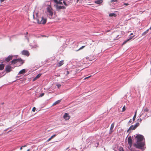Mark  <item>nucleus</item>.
Masks as SVG:
<instances>
[{
    "label": "nucleus",
    "mask_w": 151,
    "mask_h": 151,
    "mask_svg": "<svg viewBox=\"0 0 151 151\" xmlns=\"http://www.w3.org/2000/svg\"><path fill=\"white\" fill-rule=\"evenodd\" d=\"M26 146H27L26 145H24V146H22V147H26Z\"/></svg>",
    "instance_id": "obj_43"
},
{
    "label": "nucleus",
    "mask_w": 151,
    "mask_h": 151,
    "mask_svg": "<svg viewBox=\"0 0 151 151\" xmlns=\"http://www.w3.org/2000/svg\"><path fill=\"white\" fill-rule=\"evenodd\" d=\"M56 8L57 10H59L61 9H65V8L64 6H59L58 5L56 6Z\"/></svg>",
    "instance_id": "obj_11"
},
{
    "label": "nucleus",
    "mask_w": 151,
    "mask_h": 151,
    "mask_svg": "<svg viewBox=\"0 0 151 151\" xmlns=\"http://www.w3.org/2000/svg\"><path fill=\"white\" fill-rule=\"evenodd\" d=\"M11 63L12 64H15L17 63V59L13 60L11 62Z\"/></svg>",
    "instance_id": "obj_19"
},
{
    "label": "nucleus",
    "mask_w": 151,
    "mask_h": 151,
    "mask_svg": "<svg viewBox=\"0 0 151 151\" xmlns=\"http://www.w3.org/2000/svg\"><path fill=\"white\" fill-rule=\"evenodd\" d=\"M56 86L58 88H59L61 86V85L60 84H58L56 85Z\"/></svg>",
    "instance_id": "obj_30"
},
{
    "label": "nucleus",
    "mask_w": 151,
    "mask_h": 151,
    "mask_svg": "<svg viewBox=\"0 0 151 151\" xmlns=\"http://www.w3.org/2000/svg\"><path fill=\"white\" fill-rule=\"evenodd\" d=\"M90 48L91 50L94 51L95 49V47L93 45L92 47H90Z\"/></svg>",
    "instance_id": "obj_23"
},
{
    "label": "nucleus",
    "mask_w": 151,
    "mask_h": 151,
    "mask_svg": "<svg viewBox=\"0 0 151 151\" xmlns=\"http://www.w3.org/2000/svg\"><path fill=\"white\" fill-rule=\"evenodd\" d=\"M30 149H28L27 151H30Z\"/></svg>",
    "instance_id": "obj_44"
},
{
    "label": "nucleus",
    "mask_w": 151,
    "mask_h": 151,
    "mask_svg": "<svg viewBox=\"0 0 151 151\" xmlns=\"http://www.w3.org/2000/svg\"><path fill=\"white\" fill-rule=\"evenodd\" d=\"M25 69H23L21 70H20L19 73V74H22L24 73H25Z\"/></svg>",
    "instance_id": "obj_17"
},
{
    "label": "nucleus",
    "mask_w": 151,
    "mask_h": 151,
    "mask_svg": "<svg viewBox=\"0 0 151 151\" xmlns=\"http://www.w3.org/2000/svg\"><path fill=\"white\" fill-rule=\"evenodd\" d=\"M139 123H138V122H137V123L134 126L135 127V128H136L138 127V126H139Z\"/></svg>",
    "instance_id": "obj_25"
},
{
    "label": "nucleus",
    "mask_w": 151,
    "mask_h": 151,
    "mask_svg": "<svg viewBox=\"0 0 151 151\" xmlns=\"http://www.w3.org/2000/svg\"><path fill=\"white\" fill-rule=\"evenodd\" d=\"M54 2L57 4H62V2H61L60 1H58L57 0H54Z\"/></svg>",
    "instance_id": "obj_21"
},
{
    "label": "nucleus",
    "mask_w": 151,
    "mask_h": 151,
    "mask_svg": "<svg viewBox=\"0 0 151 151\" xmlns=\"http://www.w3.org/2000/svg\"><path fill=\"white\" fill-rule=\"evenodd\" d=\"M136 114L135 115H134L133 117V121H134L135 119V118H136Z\"/></svg>",
    "instance_id": "obj_34"
},
{
    "label": "nucleus",
    "mask_w": 151,
    "mask_h": 151,
    "mask_svg": "<svg viewBox=\"0 0 151 151\" xmlns=\"http://www.w3.org/2000/svg\"><path fill=\"white\" fill-rule=\"evenodd\" d=\"M148 109L147 108H145L144 110V112H148Z\"/></svg>",
    "instance_id": "obj_28"
},
{
    "label": "nucleus",
    "mask_w": 151,
    "mask_h": 151,
    "mask_svg": "<svg viewBox=\"0 0 151 151\" xmlns=\"http://www.w3.org/2000/svg\"><path fill=\"white\" fill-rule=\"evenodd\" d=\"M52 139L50 137V138H49L47 141V142H48L49 141H50V140H51Z\"/></svg>",
    "instance_id": "obj_37"
},
{
    "label": "nucleus",
    "mask_w": 151,
    "mask_h": 151,
    "mask_svg": "<svg viewBox=\"0 0 151 151\" xmlns=\"http://www.w3.org/2000/svg\"><path fill=\"white\" fill-rule=\"evenodd\" d=\"M124 5H126V6H128L129 5V4L127 3H125L124 4Z\"/></svg>",
    "instance_id": "obj_39"
},
{
    "label": "nucleus",
    "mask_w": 151,
    "mask_h": 151,
    "mask_svg": "<svg viewBox=\"0 0 151 151\" xmlns=\"http://www.w3.org/2000/svg\"><path fill=\"white\" fill-rule=\"evenodd\" d=\"M4 64H0V70H2L4 69Z\"/></svg>",
    "instance_id": "obj_22"
},
{
    "label": "nucleus",
    "mask_w": 151,
    "mask_h": 151,
    "mask_svg": "<svg viewBox=\"0 0 151 151\" xmlns=\"http://www.w3.org/2000/svg\"><path fill=\"white\" fill-rule=\"evenodd\" d=\"M28 34V32H26V34Z\"/></svg>",
    "instance_id": "obj_53"
},
{
    "label": "nucleus",
    "mask_w": 151,
    "mask_h": 151,
    "mask_svg": "<svg viewBox=\"0 0 151 151\" xmlns=\"http://www.w3.org/2000/svg\"><path fill=\"white\" fill-rule=\"evenodd\" d=\"M41 75V74L40 73L39 74H38L36 76L35 78H34L33 80V81H36L37 79L39 78Z\"/></svg>",
    "instance_id": "obj_14"
},
{
    "label": "nucleus",
    "mask_w": 151,
    "mask_h": 151,
    "mask_svg": "<svg viewBox=\"0 0 151 151\" xmlns=\"http://www.w3.org/2000/svg\"><path fill=\"white\" fill-rule=\"evenodd\" d=\"M86 46H82V47H81L78 50H77L76 51H78L79 50H81L82 49H83V48Z\"/></svg>",
    "instance_id": "obj_26"
},
{
    "label": "nucleus",
    "mask_w": 151,
    "mask_h": 151,
    "mask_svg": "<svg viewBox=\"0 0 151 151\" xmlns=\"http://www.w3.org/2000/svg\"><path fill=\"white\" fill-rule=\"evenodd\" d=\"M4 104V103H2V104Z\"/></svg>",
    "instance_id": "obj_52"
},
{
    "label": "nucleus",
    "mask_w": 151,
    "mask_h": 151,
    "mask_svg": "<svg viewBox=\"0 0 151 151\" xmlns=\"http://www.w3.org/2000/svg\"><path fill=\"white\" fill-rule=\"evenodd\" d=\"M22 54L24 55L28 56L29 55V53L28 50H24L22 52Z\"/></svg>",
    "instance_id": "obj_8"
},
{
    "label": "nucleus",
    "mask_w": 151,
    "mask_h": 151,
    "mask_svg": "<svg viewBox=\"0 0 151 151\" xmlns=\"http://www.w3.org/2000/svg\"><path fill=\"white\" fill-rule=\"evenodd\" d=\"M125 110H126L125 107V106H124L122 108V111L124 112Z\"/></svg>",
    "instance_id": "obj_29"
},
{
    "label": "nucleus",
    "mask_w": 151,
    "mask_h": 151,
    "mask_svg": "<svg viewBox=\"0 0 151 151\" xmlns=\"http://www.w3.org/2000/svg\"><path fill=\"white\" fill-rule=\"evenodd\" d=\"M63 3L66 6H68V4L66 3L65 1H64L63 2Z\"/></svg>",
    "instance_id": "obj_35"
},
{
    "label": "nucleus",
    "mask_w": 151,
    "mask_h": 151,
    "mask_svg": "<svg viewBox=\"0 0 151 151\" xmlns=\"http://www.w3.org/2000/svg\"><path fill=\"white\" fill-rule=\"evenodd\" d=\"M12 68L9 65H7L5 68V71L6 73L10 72Z\"/></svg>",
    "instance_id": "obj_6"
},
{
    "label": "nucleus",
    "mask_w": 151,
    "mask_h": 151,
    "mask_svg": "<svg viewBox=\"0 0 151 151\" xmlns=\"http://www.w3.org/2000/svg\"><path fill=\"white\" fill-rule=\"evenodd\" d=\"M63 117L65 120H67L70 119V116L68 115V114L65 113L63 116Z\"/></svg>",
    "instance_id": "obj_7"
},
{
    "label": "nucleus",
    "mask_w": 151,
    "mask_h": 151,
    "mask_svg": "<svg viewBox=\"0 0 151 151\" xmlns=\"http://www.w3.org/2000/svg\"><path fill=\"white\" fill-rule=\"evenodd\" d=\"M121 151H124L123 150L122 148L121 149V150H120Z\"/></svg>",
    "instance_id": "obj_45"
},
{
    "label": "nucleus",
    "mask_w": 151,
    "mask_h": 151,
    "mask_svg": "<svg viewBox=\"0 0 151 151\" xmlns=\"http://www.w3.org/2000/svg\"><path fill=\"white\" fill-rule=\"evenodd\" d=\"M22 147H22H22H21L20 148V150H22Z\"/></svg>",
    "instance_id": "obj_40"
},
{
    "label": "nucleus",
    "mask_w": 151,
    "mask_h": 151,
    "mask_svg": "<svg viewBox=\"0 0 151 151\" xmlns=\"http://www.w3.org/2000/svg\"><path fill=\"white\" fill-rule=\"evenodd\" d=\"M5 0H0V1L1 2H3Z\"/></svg>",
    "instance_id": "obj_41"
},
{
    "label": "nucleus",
    "mask_w": 151,
    "mask_h": 151,
    "mask_svg": "<svg viewBox=\"0 0 151 151\" xmlns=\"http://www.w3.org/2000/svg\"><path fill=\"white\" fill-rule=\"evenodd\" d=\"M109 31H110L109 30H107V31H106V32H109Z\"/></svg>",
    "instance_id": "obj_46"
},
{
    "label": "nucleus",
    "mask_w": 151,
    "mask_h": 151,
    "mask_svg": "<svg viewBox=\"0 0 151 151\" xmlns=\"http://www.w3.org/2000/svg\"><path fill=\"white\" fill-rule=\"evenodd\" d=\"M45 94V93H42V94H40V96H39V97H42V96H43Z\"/></svg>",
    "instance_id": "obj_31"
},
{
    "label": "nucleus",
    "mask_w": 151,
    "mask_h": 151,
    "mask_svg": "<svg viewBox=\"0 0 151 151\" xmlns=\"http://www.w3.org/2000/svg\"><path fill=\"white\" fill-rule=\"evenodd\" d=\"M137 112V111H136L135 112V114H134V115H135V114H136V116Z\"/></svg>",
    "instance_id": "obj_42"
},
{
    "label": "nucleus",
    "mask_w": 151,
    "mask_h": 151,
    "mask_svg": "<svg viewBox=\"0 0 151 151\" xmlns=\"http://www.w3.org/2000/svg\"><path fill=\"white\" fill-rule=\"evenodd\" d=\"M135 137L137 139V142H141L144 139V137L140 134L137 135Z\"/></svg>",
    "instance_id": "obj_3"
},
{
    "label": "nucleus",
    "mask_w": 151,
    "mask_h": 151,
    "mask_svg": "<svg viewBox=\"0 0 151 151\" xmlns=\"http://www.w3.org/2000/svg\"><path fill=\"white\" fill-rule=\"evenodd\" d=\"M35 110H36V108L35 107H34L33 108H32V111H33V112H35Z\"/></svg>",
    "instance_id": "obj_33"
},
{
    "label": "nucleus",
    "mask_w": 151,
    "mask_h": 151,
    "mask_svg": "<svg viewBox=\"0 0 151 151\" xmlns=\"http://www.w3.org/2000/svg\"><path fill=\"white\" fill-rule=\"evenodd\" d=\"M149 30V29L147 30L144 33H143L142 34V36H144V35H145L148 32Z\"/></svg>",
    "instance_id": "obj_24"
},
{
    "label": "nucleus",
    "mask_w": 151,
    "mask_h": 151,
    "mask_svg": "<svg viewBox=\"0 0 151 151\" xmlns=\"http://www.w3.org/2000/svg\"><path fill=\"white\" fill-rule=\"evenodd\" d=\"M136 129V128L134 126H133V125H132L129 127L128 130H127V132L128 133L131 130H134Z\"/></svg>",
    "instance_id": "obj_10"
},
{
    "label": "nucleus",
    "mask_w": 151,
    "mask_h": 151,
    "mask_svg": "<svg viewBox=\"0 0 151 151\" xmlns=\"http://www.w3.org/2000/svg\"><path fill=\"white\" fill-rule=\"evenodd\" d=\"M55 136H56V134H54V135H52V136L50 137V138H51V139H52L53 138L55 137Z\"/></svg>",
    "instance_id": "obj_32"
},
{
    "label": "nucleus",
    "mask_w": 151,
    "mask_h": 151,
    "mask_svg": "<svg viewBox=\"0 0 151 151\" xmlns=\"http://www.w3.org/2000/svg\"><path fill=\"white\" fill-rule=\"evenodd\" d=\"M114 127V124L112 123L111 125V127L110 129V133H111L112 132H113V129Z\"/></svg>",
    "instance_id": "obj_15"
},
{
    "label": "nucleus",
    "mask_w": 151,
    "mask_h": 151,
    "mask_svg": "<svg viewBox=\"0 0 151 151\" xmlns=\"http://www.w3.org/2000/svg\"><path fill=\"white\" fill-rule=\"evenodd\" d=\"M59 1H61L62 0H59Z\"/></svg>",
    "instance_id": "obj_54"
},
{
    "label": "nucleus",
    "mask_w": 151,
    "mask_h": 151,
    "mask_svg": "<svg viewBox=\"0 0 151 151\" xmlns=\"http://www.w3.org/2000/svg\"><path fill=\"white\" fill-rule=\"evenodd\" d=\"M79 0H77V2H78L79 1Z\"/></svg>",
    "instance_id": "obj_50"
},
{
    "label": "nucleus",
    "mask_w": 151,
    "mask_h": 151,
    "mask_svg": "<svg viewBox=\"0 0 151 151\" xmlns=\"http://www.w3.org/2000/svg\"><path fill=\"white\" fill-rule=\"evenodd\" d=\"M91 76H89L88 77H87L85 78H84V79H86L88 78H90Z\"/></svg>",
    "instance_id": "obj_38"
},
{
    "label": "nucleus",
    "mask_w": 151,
    "mask_h": 151,
    "mask_svg": "<svg viewBox=\"0 0 151 151\" xmlns=\"http://www.w3.org/2000/svg\"><path fill=\"white\" fill-rule=\"evenodd\" d=\"M61 101V100H59L56 101L55 102H54L53 104V105L54 106V105H55L58 104Z\"/></svg>",
    "instance_id": "obj_20"
},
{
    "label": "nucleus",
    "mask_w": 151,
    "mask_h": 151,
    "mask_svg": "<svg viewBox=\"0 0 151 151\" xmlns=\"http://www.w3.org/2000/svg\"><path fill=\"white\" fill-rule=\"evenodd\" d=\"M134 36H133L132 37H130L126 41H124L123 42V45H124V44H125L129 40H130L131 39H132V38L134 37Z\"/></svg>",
    "instance_id": "obj_18"
},
{
    "label": "nucleus",
    "mask_w": 151,
    "mask_h": 151,
    "mask_svg": "<svg viewBox=\"0 0 151 151\" xmlns=\"http://www.w3.org/2000/svg\"><path fill=\"white\" fill-rule=\"evenodd\" d=\"M1 126V125L0 124V127Z\"/></svg>",
    "instance_id": "obj_55"
},
{
    "label": "nucleus",
    "mask_w": 151,
    "mask_h": 151,
    "mask_svg": "<svg viewBox=\"0 0 151 151\" xmlns=\"http://www.w3.org/2000/svg\"><path fill=\"white\" fill-rule=\"evenodd\" d=\"M145 145L143 142H137V144L135 145V147L141 149Z\"/></svg>",
    "instance_id": "obj_2"
},
{
    "label": "nucleus",
    "mask_w": 151,
    "mask_h": 151,
    "mask_svg": "<svg viewBox=\"0 0 151 151\" xmlns=\"http://www.w3.org/2000/svg\"><path fill=\"white\" fill-rule=\"evenodd\" d=\"M46 18H44V17H38L37 19V23L39 24H44L47 22Z\"/></svg>",
    "instance_id": "obj_1"
},
{
    "label": "nucleus",
    "mask_w": 151,
    "mask_h": 151,
    "mask_svg": "<svg viewBox=\"0 0 151 151\" xmlns=\"http://www.w3.org/2000/svg\"><path fill=\"white\" fill-rule=\"evenodd\" d=\"M13 56L12 55H9L7 58L5 59V60L7 62L9 61L12 59Z\"/></svg>",
    "instance_id": "obj_9"
},
{
    "label": "nucleus",
    "mask_w": 151,
    "mask_h": 151,
    "mask_svg": "<svg viewBox=\"0 0 151 151\" xmlns=\"http://www.w3.org/2000/svg\"><path fill=\"white\" fill-rule=\"evenodd\" d=\"M128 143L130 147H131L132 146V140L131 136L129 137L128 138Z\"/></svg>",
    "instance_id": "obj_5"
},
{
    "label": "nucleus",
    "mask_w": 151,
    "mask_h": 151,
    "mask_svg": "<svg viewBox=\"0 0 151 151\" xmlns=\"http://www.w3.org/2000/svg\"><path fill=\"white\" fill-rule=\"evenodd\" d=\"M17 62H19L20 63L21 65H22L24 63V60H22L21 58L17 59Z\"/></svg>",
    "instance_id": "obj_12"
},
{
    "label": "nucleus",
    "mask_w": 151,
    "mask_h": 151,
    "mask_svg": "<svg viewBox=\"0 0 151 151\" xmlns=\"http://www.w3.org/2000/svg\"><path fill=\"white\" fill-rule=\"evenodd\" d=\"M63 60H62V61H60L59 63H58L57 64V65L58 67H60L62 65H63Z\"/></svg>",
    "instance_id": "obj_13"
},
{
    "label": "nucleus",
    "mask_w": 151,
    "mask_h": 151,
    "mask_svg": "<svg viewBox=\"0 0 151 151\" xmlns=\"http://www.w3.org/2000/svg\"><path fill=\"white\" fill-rule=\"evenodd\" d=\"M131 119L130 120V121H129V122H131Z\"/></svg>",
    "instance_id": "obj_48"
},
{
    "label": "nucleus",
    "mask_w": 151,
    "mask_h": 151,
    "mask_svg": "<svg viewBox=\"0 0 151 151\" xmlns=\"http://www.w3.org/2000/svg\"><path fill=\"white\" fill-rule=\"evenodd\" d=\"M150 29L151 30V27L150 28Z\"/></svg>",
    "instance_id": "obj_51"
},
{
    "label": "nucleus",
    "mask_w": 151,
    "mask_h": 151,
    "mask_svg": "<svg viewBox=\"0 0 151 151\" xmlns=\"http://www.w3.org/2000/svg\"><path fill=\"white\" fill-rule=\"evenodd\" d=\"M47 10L48 12L49 15L52 17L53 15V12L51 7L50 6L48 7L47 8Z\"/></svg>",
    "instance_id": "obj_4"
},
{
    "label": "nucleus",
    "mask_w": 151,
    "mask_h": 151,
    "mask_svg": "<svg viewBox=\"0 0 151 151\" xmlns=\"http://www.w3.org/2000/svg\"><path fill=\"white\" fill-rule=\"evenodd\" d=\"M109 16L110 17L114 16L115 17L116 16V14L114 13H111L109 14Z\"/></svg>",
    "instance_id": "obj_27"
},
{
    "label": "nucleus",
    "mask_w": 151,
    "mask_h": 151,
    "mask_svg": "<svg viewBox=\"0 0 151 151\" xmlns=\"http://www.w3.org/2000/svg\"><path fill=\"white\" fill-rule=\"evenodd\" d=\"M67 74H68L69 73V72L68 71H67Z\"/></svg>",
    "instance_id": "obj_47"
},
{
    "label": "nucleus",
    "mask_w": 151,
    "mask_h": 151,
    "mask_svg": "<svg viewBox=\"0 0 151 151\" xmlns=\"http://www.w3.org/2000/svg\"><path fill=\"white\" fill-rule=\"evenodd\" d=\"M137 121L139 122H141L142 121V119L141 118H139L138 120Z\"/></svg>",
    "instance_id": "obj_36"
},
{
    "label": "nucleus",
    "mask_w": 151,
    "mask_h": 151,
    "mask_svg": "<svg viewBox=\"0 0 151 151\" xmlns=\"http://www.w3.org/2000/svg\"><path fill=\"white\" fill-rule=\"evenodd\" d=\"M103 2V0H97L96 1H94V2L98 4H101Z\"/></svg>",
    "instance_id": "obj_16"
},
{
    "label": "nucleus",
    "mask_w": 151,
    "mask_h": 151,
    "mask_svg": "<svg viewBox=\"0 0 151 151\" xmlns=\"http://www.w3.org/2000/svg\"><path fill=\"white\" fill-rule=\"evenodd\" d=\"M133 35V34L132 33H131V34H130V35Z\"/></svg>",
    "instance_id": "obj_49"
}]
</instances>
